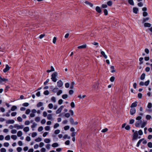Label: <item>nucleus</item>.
<instances>
[{"mask_svg":"<svg viewBox=\"0 0 152 152\" xmlns=\"http://www.w3.org/2000/svg\"><path fill=\"white\" fill-rule=\"evenodd\" d=\"M58 75V73L57 72H54L51 75V79L54 82H56L57 79L56 78V77Z\"/></svg>","mask_w":152,"mask_h":152,"instance_id":"obj_1","label":"nucleus"},{"mask_svg":"<svg viewBox=\"0 0 152 152\" xmlns=\"http://www.w3.org/2000/svg\"><path fill=\"white\" fill-rule=\"evenodd\" d=\"M138 135L137 131H135V132H134V133L133 134L132 140H137V137Z\"/></svg>","mask_w":152,"mask_h":152,"instance_id":"obj_2","label":"nucleus"},{"mask_svg":"<svg viewBox=\"0 0 152 152\" xmlns=\"http://www.w3.org/2000/svg\"><path fill=\"white\" fill-rule=\"evenodd\" d=\"M69 121L70 123L72 125H76L78 124V122L77 121L74 122L73 119L71 118L69 119Z\"/></svg>","mask_w":152,"mask_h":152,"instance_id":"obj_3","label":"nucleus"},{"mask_svg":"<svg viewBox=\"0 0 152 152\" xmlns=\"http://www.w3.org/2000/svg\"><path fill=\"white\" fill-rule=\"evenodd\" d=\"M23 127V126L22 125H18V124H15L14 125V127L16 128L17 129H22Z\"/></svg>","mask_w":152,"mask_h":152,"instance_id":"obj_4","label":"nucleus"},{"mask_svg":"<svg viewBox=\"0 0 152 152\" xmlns=\"http://www.w3.org/2000/svg\"><path fill=\"white\" fill-rule=\"evenodd\" d=\"M136 112V110L135 108H131L130 110V114L131 115H133Z\"/></svg>","mask_w":152,"mask_h":152,"instance_id":"obj_5","label":"nucleus"},{"mask_svg":"<svg viewBox=\"0 0 152 152\" xmlns=\"http://www.w3.org/2000/svg\"><path fill=\"white\" fill-rule=\"evenodd\" d=\"M10 67L8 64H6L5 66V68L3 69V72L4 73H6L9 70Z\"/></svg>","mask_w":152,"mask_h":152,"instance_id":"obj_6","label":"nucleus"},{"mask_svg":"<svg viewBox=\"0 0 152 152\" xmlns=\"http://www.w3.org/2000/svg\"><path fill=\"white\" fill-rule=\"evenodd\" d=\"M142 120L137 121L135 123V126L137 127H140V125L142 123Z\"/></svg>","mask_w":152,"mask_h":152,"instance_id":"obj_7","label":"nucleus"},{"mask_svg":"<svg viewBox=\"0 0 152 152\" xmlns=\"http://www.w3.org/2000/svg\"><path fill=\"white\" fill-rule=\"evenodd\" d=\"M63 83L61 80H58L57 82V85L59 87H61L63 86Z\"/></svg>","mask_w":152,"mask_h":152,"instance_id":"obj_8","label":"nucleus"},{"mask_svg":"<svg viewBox=\"0 0 152 152\" xmlns=\"http://www.w3.org/2000/svg\"><path fill=\"white\" fill-rule=\"evenodd\" d=\"M63 107L64 106H61L56 111V113L59 114L61 112Z\"/></svg>","mask_w":152,"mask_h":152,"instance_id":"obj_9","label":"nucleus"},{"mask_svg":"<svg viewBox=\"0 0 152 152\" xmlns=\"http://www.w3.org/2000/svg\"><path fill=\"white\" fill-rule=\"evenodd\" d=\"M137 106V102H135L132 103L131 104L130 107L131 108H133L134 107H136Z\"/></svg>","mask_w":152,"mask_h":152,"instance_id":"obj_10","label":"nucleus"},{"mask_svg":"<svg viewBox=\"0 0 152 152\" xmlns=\"http://www.w3.org/2000/svg\"><path fill=\"white\" fill-rule=\"evenodd\" d=\"M86 45L85 44L78 47L77 48L79 49H84L86 48Z\"/></svg>","mask_w":152,"mask_h":152,"instance_id":"obj_11","label":"nucleus"},{"mask_svg":"<svg viewBox=\"0 0 152 152\" xmlns=\"http://www.w3.org/2000/svg\"><path fill=\"white\" fill-rule=\"evenodd\" d=\"M133 12L135 14H137L138 13V8L136 7H134L133 9Z\"/></svg>","mask_w":152,"mask_h":152,"instance_id":"obj_12","label":"nucleus"},{"mask_svg":"<svg viewBox=\"0 0 152 152\" xmlns=\"http://www.w3.org/2000/svg\"><path fill=\"white\" fill-rule=\"evenodd\" d=\"M107 5L105 4V8H107V5L109 6H110L112 5V2L111 1H109L107 2Z\"/></svg>","mask_w":152,"mask_h":152,"instance_id":"obj_13","label":"nucleus"},{"mask_svg":"<svg viewBox=\"0 0 152 152\" xmlns=\"http://www.w3.org/2000/svg\"><path fill=\"white\" fill-rule=\"evenodd\" d=\"M14 122V121L13 120H9L6 121V123L7 124H13Z\"/></svg>","mask_w":152,"mask_h":152,"instance_id":"obj_14","label":"nucleus"},{"mask_svg":"<svg viewBox=\"0 0 152 152\" xmlns=\"http://www.w3.org/2000/svg\"><path fill=\"white\" fill-rule=\"evenodd\" d=\"M85 3L86 4L89 5L91 7H93V4L88 1H86L85 2Z\"/></svg>","mask_w":152,"mask_h":152,"instance_id":"obj_15","label":"nucleus"},{"mask_svg":"<svg viewBox=\"0 0 152 152\" xmlns=\"http://www.w3.org/2000/svg\"><path fill=\"white\" fill-rule=\"evenodd\" d=\"M96 12L99 13H101L102 12L100 8L98 6H97L96 7Z\"/></svg>","mask_w":152,"mask_h":152,"instance_id":"obj_16","label":"nucleus"},{"mask_svg":"<svg viewBox=\"0 0 152 152\" xmlns=\"http://www.w3.org/2000/svg\"><path fill=\"white\" fill-rule=\"evenodd\" d=\"M8 81V79L4 78H2L0 76V83H1L4 81Z\"/></svg>","mask_w":152,"mask_h":152,"instance_id":"obj_17","label":"nucleus"},{"mask_svg":"<svg viewBox=\"0 0 152 152\" xmlns=\"http://www.w3.org/2000/svg\"><path fill=\"white\" fill-rule=\"evenodd\" d=\"M151 26V24L149 23H145L144 24V26L145 27H150Z\"/></svg>","mask_w":152,"mask_h":152,"instance_id":"obj_18","label":"nucleus"},{"mask_svg":"<svg viewBox=\"0 0 152 152\" xmlns=\"http://www.w3.org/2000/svg\"><path fill=\"white\" fill-rule=\"evenodd\" d=\"M128 3L132 6L134 5V3L133 0H128Z\"/></svg>","mask_w":152,"mask_h":152,"instance_id":"obj_19","label":"nucleus"},{"mask_svg":"<svg viewBox=\"0 0 152 152\" xmlns=\"http://www.w3.org/2000/svg\"><path fill=\"white\" fill-rule=\"evenodd\" d=\"M145 74L144 73H142L140 76V79L142 80H143L145 77Z\"/></svg>","mask_w":152,"mask_h":152,"instance_id":"obj_20","label":"nucleus"},{"mask_svg":"<svg viewBox=\"0 0 152 152\" xmlns=\"http://www.w3.org/2000/svg\"><path fill=\"white\" fill-rule=\"evenodd\" d=\"M52 146L54 148L58 146V144L57 142L54 143L52 144Z\"/></svg>","mask_w":152,"mask_h":152,"instance_id":"obj_21","label":"nucleus"},{"mask_svg":"<svg viewBox=\"0 0 152 152\" xmlns=\"http://www.w3.org/2000/svg\"><path fill=\"white\" fill-rule=\"evenodd\" d=\"M23 130L25 132H27L29 131V129L28 127L27 126L24 128Z\"/></svg>","mask_w":152,"mask_h":152,"instance_id":"obj_22","label":"nucleus"},{"mask_svg":"<svg viewBox=\"0 0 152 152\" xmlns=\"http://www.w3.org/2000/svg\"><path fill=\"white\" fill-rule=\"evenodd\" d=\"M149 18L148 17H147L146 18H143V20H142V23L145 22L148 20H149Z\"/></svg>","mask_w":152,"mask_h":152,"instance_id":"obj_23","label":"nucleus"},{"mask_svg":"<svg viewBox=\"0 0 152 152\" xmlns=\"http://www.w3.org/2000/svg\"><path fill=\"white\" fill-rule=\"evenodd\" d=\"M141 124V127L142 128H143L145 126L146 124V123L145 122H142V123Z\"/></svg>","mask_w":152,"mask_h":152,"instance_id":"obj_24","label":"nucleus"},{"mask_svg":"<svg viewBox=\"0 0 152 152\" xmlns=\"http://www.w3.org/2000/svg\"><path fill=\"white\" fill-rule=\"evenodd\" d=\"M22 132L20 131H19L18 132L17 134V136L19 137H21V135H22Z\"/></svg>","mask_w":152,"mask_h":152,"instance_id":"obj_25","label":"nucleus"},{"mask_svg":"<svg viewBox=\"0 0 152 152\" xmlns=\"http://www.w3.org/2000/svg\"><path fill=\"white\" fill-rule=\"evenodd\" d=\"M43 105V103L42 102H39L37 104V107H41Z\"/></svg>","mask_w":152,"mask_h":152,"instance_id":"obj_26","label":"nucleus"},{"mask_svg":"<svg viewBox=\"0 0 152 152\" xmlns=\"http://www.w3.org/2000/svg\"><path fill=\"white\" fill-rule=\"evenodd\" d=\"M44 141L46 143H49L50 142V140L49 139L46 138L44 140Z\"/></svg>","mask_w":152,"mask_h":152,"instance_id":"obj_27","label":"nucleus"},{"mask_svg":"<svg viewBox=\"0 0 152 152\" xmlns=\"http://www.w3.org/2000/svg\"><path fill=\"white\" fill-rule=\"evenodd\" d=\"M148 146L150 148H152V143L151 142H149L147 144Z\"/></svg>","mask_w":152,"mask_h":152,"instance_id":"obj_28","label":"nucleus"},{"mask_svg":"<svg viewBox=\"0 0 152 152\" xmlns=\"http://www.w3.org/2000/svg\"><path fill=\"white\" fill-rule=\"evenodd\" d=\"M17 108V107L16 106H13L12 107L11 109V110L12 111H14Z\"/></svg>","mask_w":152,"mask_h":152,"instance_id":"obj_29","label":"nucleus"},{"mask_svg":"<svg viewBox=\"0 0 152 152\" xmlns=\"http://www.w3.org/2000/svg\"><path fill=\"white\" fill-rule=\"evenodd\" d=\"M110 69H112L111 71V73H113L115 71V70L114 69V67L113 66H111L110 67Z\"/></svg>","mask_w":152,"mask_h":152,"instance_id":"obj_30","label":"nucleus"},{"mask_svg":"<svg viewBox=\"0 0 152 152\" xmlns=\"http://www.w3.org/2000/svg\"><path fill=\"white\" fill-rule=\"evenodd\" d=\"M52 118V115L51 114H48L47 116V118L48 120H51Z\"/></svg>","mask_w":152,"mask_h":152,"instance_id":"obj_31","label":"nucleus"},{"mask_svg":"<svg viewBox=\"0 0 152 152\" xmlns=\"http://www.w3.org/2000/svg\"><path fill=\"white\" fill-rule=\"evenodd\" d=\"M152 107V104L151 102L148 103V105H147V107L148 108L150 109Z\"/></svg>","mask_w":152,"mask_h":152,"instance_id":"obj_32","label":"nucleus"},{"mask_svg":"<svg viewBox=\"0 0 152 152\" xmlns=\"http://www.w3.org/2000/svg\"><path fill=\"white\" fill-rule=\"evenodd\" d=\"M42 140V138L40 137H38L35 140L37 142H39L41 141Z\"/></svg>","mask_w":152,"mask_h":152,"instance_id":"obj_33","label":"nucleus"},{"mask_svg":"<svg viewBox=\"0 0 152 152\" xmlns=\"http://www.w3.org/2000/svg\"><path fill=\"white\" fill-rule=\"evenodd\" d=\"M138 133L140 135H142L143 133L142 130L141 129L139 130L138 132Z\"/></svg>","mask_w":152,"mask_h":152,"instance_id":"obj_34","label":"nucleus"},{"mask_svg":"<svg viewBox=\"0 0 152 152\" xmlns=\"http://www.w3.org/2000/svg\"><path fill=\"white\" fill-rule=\"evenodd\" d=\"M143 58L142 57H140L139 59V61L140 62V64H141L143 63V62L142 61L143 60Z\"/></svg>","mask_w":152,"mask_h":152,"instance_id":"obj_35","label":"nucleus"},{"mask_svg":"<svg viewBox=\"0 0 152 152\" xmlns=\"http://www.w3.org/2000/svg\"><path fill=\"white\" fill-rule=\"evenodd\" d=\"M11 137L14 140H15L17 139V137L16 135H12L11 136Z\"/></svg>","mask_w":152,"mask_h":152,"instance_id":"obj_36","label":"nucleus"},{"mask_svg":"<svg viewBox=\"0 0 152 152\" xmlns=\"http://www.w3.org/2000/svg\"><path fill=\"white\" fill-rule=\"evenodd\" d=\"M141 140H139V141L138 142L137 144V145H136V146L137 147H139L140 145V143H141V142H142V141H141Z\"/></svg>","mask_w":152,"mask_h":152,"instance_id":"obj_37","label":"nucleus"},{"mask_svg":"<svg viewBox=\"0 0 152 152\" xmlns=\"http://www.w3.org/2000/svg\"><path fill=\"white\" fill-rule=\"evenodd\" d=\"M115 79V77L114 76H112L110 78V80L111 82H113Z\"/></svg>","mask_w":152,"mask_h":152,"instance_id":"obj_38","label":"nucleus"},{"mask_svg":"<svg viewBox=\"0 0 152 152\" xmlns=\"http://www.w3.org/2000/svg\"><path fill=\"white\" fill-rule=\"evenodd\" d=\"M17 120L18 121L21 122L22 121V119L20 117H18L17 118Z\"/></svg>","mask_w":152,"mask_h":152,"instance_id":"obj_39","label":"nucleus"},{"mask_svg":"<svg viewBox=\"0 0 152 152\" xmlns=\"http://www.w3.org/2000/svg\"><path fill=\"white\" fill-rule=\"evenodd\" d=\"M148 15V13L146 12H144L142 13V15L143 17H146Z\"/></svg>","mask_w":152,"mask_h":152,"instance_id":"obj_40","label":"nucleus"},{"mask_svg":"<svg viewBox=\"0 0 152 152\" xmlns=\"http://www.w3.org/2000/svg\"><path fill=\"white\" fill-rule=\"evenodd\" d=\"M149 83H150V81L148 80L145 82L144 85L145 86H147L149 85Z\"/></svg>","mask_w":152,"mask_h":152,"instance_id":"obj_41","label":"nucleus"},{"mask_svg":"<svg viewBox=\"0 0 152 152\" xmlns=\"http://www.w3.org/2000/svg\"><path fill=\"white\" fill-rule=\"evenodd\" d=\"M151 118V116L150 115H147L146 116V118L148 120L150 119Z\"/></svg>","mask_w":152,"mask_h":152,"instance_id":"obj_42","label":"nucleus"},{"mask_svg":"<svg viewBox=\"0 0 152 152\" xmlns=\"http://www.w3.org/2000/svg\"><path fill=\"white\" fill-rule=\"evenodd\" d=\"M138 97L139 99H141L142 97V94L141 93H139L138 94Z\"/></svg>","mask_w":152,"mask_h":152,"instance_id":"obj_43","label":"nucleus"},{"mask_svg":"<svg viewBox=\"0 0 152 152\" xmlns=\"http://www.w3.org/2000/svg\"><path fill=\"white\" fill-rule=\"evenodd\" d=\"M137 5L139 7H142L143 6V4L142 2H140L137 4Z\"/></svg>","mask_w":152,"mask_h":152,"instance_id":"obj_44","label":"nucleus"},{"mask_svg":"<svg viewBox=\"0 0 152 152\" xmlns=\"http://www.w3.org/2000/svg\"><path fill=\"white\" fill-rule=\"evenodd\" d=\"M62 97L63 99H65L67 98L68 95L66 94H64L62 96Z\"/></svg>","mask_w":152,"mask_h":152,"instance_id":"obj_45","label":"nucleus"},{"mask_svg":"<svg viewBox=\"0 0 152 152\" xmlns=\"http://www.w3.org/2000/svg\"><path fill=\"white\" fill-rule=\"evenodd\" d=\"M51 100L53 102H56V98L55 97L53 96L51 98Z\"/></svg>","mask_w":152,"mask_h":152,"instance_id":"obj_46","label":"nucleus"},{"mask_svg":"<svg viewBox=\"0 0 152 152\" xmlns=\"http://www.w3.org/2000/svg\"><path fill=\"white\" fill-rule=\"evenodd\" d=\"M37 135V133L35 132H33L31 136L33 137H34L36 136Z\"/></svg>","mask_w":152,"mask_h":152,"instance_id":"obj_47","label":"nucleus"},{"mask_svg":"<svg viewBox=\"0 0 152 152\" xmlns=\"http://www.w3.org/2000/svg\"><path fill=\"white\" fill-rule=\"evenodd\" d=\"M92 88L94 91H96L97 90V86L96 85H93Z\"/></svg>","mask_w":152,"mask_h":152,"instance_id":"obj_48","label":"nucleus"},{"mask_svg":"<svg viewBox=\"0 0 152 152\" xmlns=\"http://www.w3.org/2000/svg\"><path fill=\"white\" fill-rule=\"evenodd\" d=\"M5 139L6 140H9L10 139V137L9 135H7L5 137Z\"/></svg>","mask_w":152,"mask_h":152,"instance_id":"obj_49","label":"nucleus"},{"mask_svg":"<svg viewBox=\"0 0 152 152\" xmlns=\"http://www.w3.org/2000/svg\"><path fill=\"white\" fill-rule=\"evenodd\" d=\"M125 128L126 130H129L130 129V127L129 125H127Z\"/></svg>","mask_w":152,"mask_h":152,"instance_id":"obj_50","label":"nucleus"},{"mask_svg":"<svg viewBox=\"0 0 152 152\" xmlns=\"http://www.w3.org/2000/svg\"><path fill=\"white\" fill-rule=\"evenodd\" d=\"M75 84V83L74 82H72L71 84V85L70 86V88L73 89L74 88V85Z\"/></svg>","mask_w":152,"mask_h":152,"instance_id":"obj_51","label":"nucleus"},{"mask_svg":"<svg viewBox=\"0 0 152 152\" xmlns=\"http://www.w3.org/2000/svg\"><path fill=\"white\" fill-rule=\"evenodd\" d=\"M40 120V118L39 117H36L35 118V121H36V122H39V121Z\"/></svg>","mask_w":152,"mask_h":152,"instance_id":"obj_52","label":"nucleus"},{"mask_svg":"<svg viewBox=\"0 0 152 152\" xmlns=\"http://www.w3.org/2000/svg\"><path fill=\"white\" fill-rule=\"evenodd\" d=\"M45 129L46 131H49L50 129V127L49 126H47L45 127Z\"/></svg>","mask_w":152,"mask_h":152,"instance_id":"obj_53","label":"nucleus"},{"mask_svg":"<svg viewBox=\"0 0 152 152\" xmlns=\"http://www.w3.org/2000/svg\"><path fill=\"white\" fill-rule=\"evenodd\" d=\"M60 132V130L59 129H57L55 131L54 133L56 134H58Z\"/></svg>","mask_w":152,"mask_h":152,"instance_id":"obj_54","label":"nucleus"},{"mask_svg":"<svg viewBox=\"0 0 152 152\" xmlns=\"http://www.w3.org/2000/svg\"><path fill=\"white\" fill-rule=\"evenodd\" d=\"M37 126V124L34 122L33 123V125L31 126V127L32 128H34L35 127Z\"/></svg>","mask_w":152,"mask_h":152,"instance_id":"obj_55","label":"nucleus"},{"mask_svg":"<svg viewBox=\"0 0 152 152\" xmlns=\"http://www.w3.org/2000/svg\"><path fill=\"white\" fill-rule=\"evenodd\" d=\"M59 126V124L58 123L56 124L54 126V128L56 129Z\"/></svg>","mask_w":152,"mask_h":152,"instance_id":"obj_56","label":"nucleus"},{"mask_svg":"<svg viewBox=\"0 0 152 152\" xmlns=\"http://www.w3.org/2000/svg\"><path fill=\"white\" fill-rule=\"evenodd\" d=\"M17 131L15 129H12L11 131V133L12 134H14L16 133Z\"/></svg>","mask_w":152,"mask_h":152,"instance_id":"obj_57","label":"nucleus"},{"mask_svg":"<svg viewBox=\"0 0 152 152\" xmlns=\"http://www.w3.org/2000/svg\"><path fill=\"white\" fill-rule=\"evenodd\" d=\"M134 119H131L129 121V124H132L134 123Z\"/></svg>","mask_w":152,"mask_h":152,"instance_id":"obj_58","label":"nucleus"},{"mask_svg":"<svg viewBox=\"0 0 152 152\" xmlns=\"http://www.w3.org/2000/svg\"><path fill=\"white\" fill-rule=\"evenodd\" d=\"M29 104L28 103H24L23 104V105L24 107H27L29 105Z\"/></svg>","mask_w":152,"mask_h":152,"instance_id":"obj_59","label":"nucleus"},{"mask_svg":"<svg viewBox=\"0 0 152 152\" xmlns=\"http://www.w3.org/2000/svg\"><path fill=\"white\" fill-rule=\"evenodd\" d=\"M48 106L49 108L52 109L53 107V105L52 104L50 103L48 104Z\"/></svg>","mask_w":152,"mask_h":152,"instance_id":"obj_60","label":"nucleus"},{"mask_svg":"<svg viewBox=\"0 0 152 152\" xmlns=\"http://www.w3.org/2000/svg\"><path fill=\"white\" fill-rule=\"evenodd\" d=\"M141 119H142V117L141 116H138L136 118V119L137 120H139V121H140V120H141Z\"/></svg>","mask_w":152,"mask_h":152,"instance_id":"obj_61","label":"nucleus"},{"mask_svg":"<svg viewBox=\"0 0 152 152\" xmlns=\"http://www.w3.org/2000/svg\"><path fill=\"white\" fill-rule=\"evenodd\" d=\"M145 53L147 54H148L149 53V50L148 48H145Z\"/></svg>","mask_w":152,"mask_h":152,"instance_id":"obj_62","label":"nucleus"},{"mask_svg":"<svg viewBox=\"0 0 152 152\" xmlns=\"http://www.w3.org/2000/svg\"><path fill=\"white\" fill-rule=\"evenodd\" d=\"M30 111V110L29 109H28L26 110L25 113L26 114H28L29 113Z\"/></svg>","mask_w":152,"mask_h":152,"instance_id":"obj_63","label":"nucleus"},{"mask_svg":"<svg viewBox=\"0 0 152 152\" xmlns=\"http://www.w3.org/2000/svg\"><path fill=\"white\" fill-rule=\"evenodd\" d=\"M0 151L1 152H6V150L4 148H2L1 149Z\"/></svg>","mask_w":152,"mask_h":152,"instance_id":"obj_64","label":"nucleus"}]
</instances>
